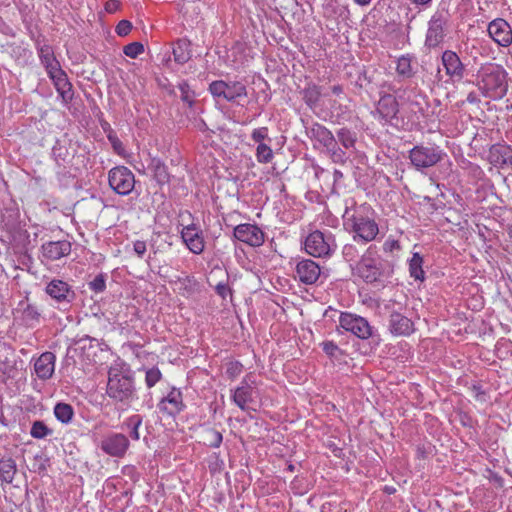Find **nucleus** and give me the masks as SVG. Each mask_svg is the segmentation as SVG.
<instances>
[{"label":"nucleus","instance_id":"obj_1","mask_svg":"<svg viewBox=\"0 0 512 512\" xmlns=\"http://www.w3.org/2000/svg\"><path fill=\"white\" fill-rule=\"evenodd\" d=\"M106 394L114 403L126 407L138 400L135 373L127 363H115L109 368Z\"/></svg>","mask_w":512,"mask_h":512},{"label":"nucleus","instance_id":"obj_2","mask_svg":"<svg viewBox=\"0 0 512 512\" xmlns=\"http://www.w3.org/2000/svg\"><path fill=\"white\" fill-rule=\"evenodd\" d=\"M344 229L353 240L366 245L376 240L379 234V225L376 222L375 212L368 205H360L353 209L346 208L343 214Z\"/></svg>","mask_w":512,"mask_h":512},{"label":"nucleus","instance_id":"obj_3","mask_svg":"<svg viewBox=\"0 0 512 512\" xmlns=\"http://www.w3.org/2000/svg\"><path fill=\"white\" fill-rule=\"evenodd\" d=\"M474 84L483 97L500 100L508 91V73L502 65L486 62L478 68Z\"/></svg>","mask_w":512,"mask_h":512},{"label":"nucleus","instance_id":"obj_4","mask_svg":"<svg viewBox=\"0 0 512 512\" xmlns=\"http://www.w3.org/2000/svg\"><path fill=\"white\" fill-rule=\"evenodd\" d=\"M358 271L360 277L370 284H383L393 273L391 265L380 258L373 245H370L361 256Z\"/></svg>","mask_w":512,"mask_h":512},{"label":"nucleus","instance_id":"obj_5","mask_svg":"<svg viewBox=\"0 0 512 512\" xmlns=\"http://www.w3.org/2000/svg\"><path fill=\"white\" fill-rule=\"evenodd\" d=\"M306 134L324 149L325 154L333 163L344 165L348 162L347 152L338 145L335 135L326 126L313 122L306 127Z\"/></svg>","mask_w":512,"mask_h":512},{"label":"nucleus","instance_id":"obj_6","mask_svg":"<svg viewBox=\"0 0 512 512\" xmlns=\"http://www.w3.org/2000/svg\"><path fill=\"white\" fill-rule=\"evenodd\" d=\"M336 249L335 236L330 231H312L304 240L305 252L315 258H329Z\"/></svg>","mask_w":512,"mask_h":512},{"label":"nucleus","instance_id":"obj_7","mask_svg":"<svg viewBox=\"0 0 512 512\" xmlns=\"http://www.w3.org/2000/svg\"><path fill=\"white\" fill-rule=\"evenodd\" d=\"M446 153L437 145L434 144H420L414 146L409 150V160L411 165L417 171L431 168L439 163Z\"/></svg>","mask_w":512,"mask_h":512},{"label":"nucleus","instance_id":"obj_8","mask_svg":"<svg viewBox=\"0 0 512 512\" xmlns=\"http://www.w3.org/2000/svg\"><path fill=\"white\" fill-rule=\"evenodd\" d=\"M208 91L214 98H221L228 102H235L247 97V87L239 80H215L209 84Z\"/></svg>","mask_w":512,"mask_h":512},{"label":"nucleus","instance_id":"obj_9","mask_svg":"<svg viewBox=\"0 0 512 512\" xmlns=\"http://www.w3.org/2000/svg\"><path fill=\"white\" fill-rule=\"evenodd\" d=\"M402 105L415 115L424 116L429 107L426 94L417 85H407L394 91Z\"/></svg>","mask_w":512,"mask_h":512},{"label":"nucleus","instance_id":"obj_10","mask_svg":"<svg viewBox=\"0 0 512 512\" xmlns=\"http://www.w3.org/2000/svg\"><path fill=\"white\" fill-rule=\"evenodd\" d=\"M449 13L446 10H436L428 21L425 45L429 48L439 46L446 36V26L449 21Z\"/></svg>","mask_w":512,"mask_h":512},{"label":"nucleus","instance_id":"obj_11","mask_svg":"<svg viewBox=\"0 0 512 512\" xmlns=\"http://www.w3.org/2000/svg\"><path fill=\"white\" fill-rule=\"evenodd\" d=\"M338 327L362 340L369 339L374 333V328L366 318L350 312L340 314Z\"/></svg>","mask_w":512,"mask_h":512},{"label":"nucleus","instance_id":"obj_12","mask_svg":"<svg viewBox=\"0 0 512 512\" xmlns=\"http://www.w3.org/2000/svg\"><path fill=\"white\" fill-rule=\"evenodd\" d=\"M399 102L397 95L381 94L372 116L382 125H393L398 120Z\"/></svg>","mask_w":512,"mask_h":512},{"label":"nucleus","instance_id":"obj_13","mask_svg":"<svg viewBox=\"0 0 512 512\" xmlns=\"http://www.w3.org/2000/svg\"><path fill=\"white\" fill-rule=\"evenodd\" d=\"M108 182L111 189L117 194L126 196L134 189L135 176L129 168L117 166L109 171Z\"/></svg>","mask_w":512,"mask_h":512},{"label":"nucleus","instance_id":"obj_14","mask_svg":"<svg viewBox=\"0 0 512 512\" xmlns=\"http://www.w3.org/2000/svg\"><path fill=\"white\" fill-rule=\"evenodd\" d=\"M322 269L320 265L308 258L295 259L294 279L304 285H313L320 278Z\"/></svg>","mask_w":512,"mask_h":512},{"label":"nucleus","instance_id":"obj_15","mask_svg":"<svg viewBox=\"0 0 512 512\" xmlns=\"http://www.w3.org/2000/svg\"><path fill=\"white\" fill-rule=\"evenodd\" d=\"M255 382L251 379V375H246L240 382V384L231 389V400L232 402L242 411H247L250 404L255 400Z\"/></svg>","mask_w":512,"mask_h":512},{"label":"nucleus","instance_id":"obj_16","mask_svg":"<svg viewBox=\"0 0 512 512\" xmlns=\"http://www.w3.org/2000/svg\"><path fill=\"white\" fill-rule=\"evenodd\" d=\"M233 238L251 247H259L265 241V233L256 224L241 223L234 227Z\"/></svg>","mask_w":512,"mask_h":512},{"label":"nucleus","instance_id":"obj_17","mask_svg":"<svg viewBox=\"0 0 512 512\" xmlns=\"http://www.w3.org/2000/svg\"><path fill=\"white\" fill-rule=\"evenodd\" d=\"M130 447L128 437L123 433L112 432L106 435L100 443L101 450L116 458H122Z\"/></svg>","mask_w":512,"mask_h":512},{"label":"nucleus","instance_id":"obj_18","mask_svg":"<svg viewBox=\"0 0 512 512\" xmlns=\"http://www.w3.org/2000/svg\"><path fill=\"white\" fill-rule=\"evenodd\" d=\"M45 293L58 304L69 305L76 298V293L72 287L58 278H53L46 284Z\"/></svg>","mask_w":512,"mask_h":512},{"label":"nucleus","instance_id":"obj_19","mask_svg":"<svg viewBox=\"0 0 512 512\" xmlns=\"http://www.w3.org/2000/svg\"><path fill=\"white\" fill-rule=\"evenodd\" d=\"M180 235L190 252L199 255L204 251L205 240L203 231L199 225L191 223L183 226Z\"/></svg>","mask_w":512,"mask_h":512},{"label":"nucleus","instance_id":"obj_20","mask_svg":"<svg viewBox=\"0 0 512 512\" xmlns=\"http://www.w3.org/2000/svg\"><path fill=\"white\" fill-rule=\"evenodd\" d=\"M388 330L393 336H410L414 333L413 321L400 310L390 309Z\"/></svg>","mask_w":512,"mask_h":512},{"label":"nucleus","instance_id":"obj_21","mask_svg":"<svg viewBox=\"0 0 512 512\" xmlns=\"http://www.w3.org/2000/svg\"><path fill=\"white\" fill-rule=\"evenodd\" d=\"M487 32L499 46L508 47L512 44V28L503 18H496L489 22Z\"/></svg>","mask_w":512,"mask_h":512},{"label":"nucleus","instance_id":"obj_22","mask_svg":"<svg viewBox=\"0 0 512 512\" xmlns=\"http://www.w3.org/2000/svg\"><path fill=\"white\" fill-rule=\"evenodd\" d=\"M441 61L446 75L452 82L462 81L466 69L456 52L452 50H445L442 53Z\"/></svg>","mask_w":512,"mask_h":512},{"label":"nucleus","instance_id":"obj_23","mask_svg":"<svg viewBox=\"0 0 512 512\" xmlns=\"http://www.w3.org/2000/svg\"><path fill=\"white\" fill-rule=\"evenodd\" d=\"M157 408L161 413L168 416L179 414L185 409L182 392L177 388H172L171 391L158 402Z\"/></svg>","mask_w":512,"mask_h":512},{"label":"nucleus","instance_id":"obj_24","mask_svg":"<svg viewBox=\"0 0 512 512\" xmlns=\"http://www.w3.org/2000/svg\"><path fill=\"white\" fill-rule=\"evenodd\" d=\"M71 253V243L68 240L48 241L42 244V257L48 261H56Z\"/></svg>","mask_w":512,"mask_h":512},{"label":"nucleus","instance_id":"obj_25","mask_svg":"<svg viewBox=\"0 0 512 512\" xmlns=\"http://www.w3.org/2000/svg\"><path fill=\"white\" fill-rule=\"evenodd\" d=\"M36 49L40 63L45 68L48 76L62 69L51 45L38 42Z\"/></svg>","mask_w":512,"mask_h":512},{"label":"nucleus","instance_id":"obj_26","mask_svg":"<svg viewBox=\"0 0 512 512\" xmlns=\"http://www.w3.org/2000/svg\"><path fill=\"white\" fill-rule=\"evenodd\" d=\"M56 356L52 352L42 353L34 363V371L41 380H48L55 371Z\"/></svg>","mask_w":512,"mask_h":512},{"label":"nucleus","instance_id":"obj_27","mask_svg":"<svg viewBox=\"0 0 512 512\" xmlns=\"http://www.w3.org/2000/svg\"><path fill=\"white\" fill-rule=\"evenodd\" d=\"M52 80L53 85L61 97L62 101L67 104L72 101L74 92L72 84L70 83L67 74L63 69L49 76Z\"/></svg>","mask_w":512,"mask_h":512},{"label":"nucleus","instance_id":"obj_28","mask_svg":"<svg viewBox=\"0 0 512 512\" xmlns=\"http://www.w3.org/2000/svg\"><path fill=\"white\" fill-rule=\"evenodd\" d=\"M148 170L151 172L153 179L162 187L171 181V175L168 172V167L158 157H151L148 163Z\"/></svg>","mask_w":512,"mask_h":512},{"label":"nucleus","instance_id":"obj_29","mask_svg":"<svg viewBox=\"0 0 512 512\" xmlns=\"http://www.w3.org/2000/svg\"><path fill=\"white\" fill-rule=\"evenodd\" d=\"M302 100L308 108L315 110L320 105L322 97L327 96L323 93V88L313 82H309L301 91Z\"/></svg>","mask_w":512,"mask_h":512},{"label":"nucleus","instance_id":"obj_30","mask_svg":"<svg viewBox=\"0 0 512 512\" xmlns=\"http://www.w3.org/2000/svg\"><path fill=\"white\" fill-rule=\"evenodd\" d=\"M338 145L345 151L354 150L357 143V132L348 128L341 127L335 134Z\"/></svg>","mask_w":512,"mask_h":512},{"label":"nucleus","instance_id":"obj_31","mask_svg":"<svg viewBox=\"0 0 512 512\" xmlns=\"http://www.w3.org/2000/svg\"><path fill=\"white\" fill-rule=\"evenodd\" d=\"M143 423V416L140 414H133L124 419L121 428L128 432L133 441L140 440L139 429Z\"/></svg>","mask_w":512,"mask_h":512},{"label":"nucleus","instance_id":"obj_32","mask_svg":"<svg viewBox=\"0 0 512 512\" xmlns=\"http://www.w3.org/2000/svg\"><path fill=\"white\" fill-rule=\"evenodd\" d=\"M190 46V42L186 39L177 40L173 47L174 61L178 64L187 63L192 56Z\"/></svg>","mask_w":512,"mask_h":512},{"label":"nucleus","instance_id":"obj_33","mask_svg":"<svg viewBox=\"0 0 512 512\" xmlns=\"http://www.w3.org/2000/svg\"><path fill=\"white\" fill-rule=\"evenodd\" d=\"M414 57L410 54L400 56L396 61V73L404 79L414 77L415 70L412 66Z\"/></svg>","mask_w":512,"mask_h":512},{"label":"nucleus","instance_id":"obj_34","mask_svg":"<svg viewBox=\"0 0 512 512\" xmlns=\"http://www.w3.org/2000/svg\"><path fill=\"white\" fill-rule=\"evenodd\" d=\"M201 437L203 444L210 448H219L223 442L222 433L208 426H203Z\"/></svg>","mask_w":512,"mask_h":512},{"label":"nucleus","instance_id":"obj_35","mask_svg":"<svg viewBox=\"0 0 512 512\" xmlns=\"http://www.w3.org/2000/svg\"><path fill=\"white\" fill-rule=\"evenodd\" d=\"M423 262V257L418 252L413 253L412 258L409 260V273L415 280H425V272L422 267Z\"/></svg>","mask_w":512,"mask_h":512},{"label":"nucleus","instance_id":"obj_36","mask_svg":"<svg viewBox=\"0 0 512 512\" xmlns=\"http://www.w3.org/2000/svg\"><path fill=\"white\" fill-rule=\"evenodd\" d=\"M54 416L62 424H69L74 417L73 407L64 402H59L54 407Z\"/></svg>","mask_w":512,"mask_h":512},{"label":"nucleus","instance_id":"obj_37","mask_svg":"<svg viewBox=\"0 0 512 512\" xmlns=\"http://www.w3.org/2000/svg\"><path fill=\"white\" fill-rule=\"evenodd\" d=\"M16 464L11 458L0 460V478L6 483H12L16 474Z\"/></svg>","mask_w":512,"mask_h":512},{"label":"nucleus","instance_id":"obj_38","mask_svg":"<svg viewBox=\"0 0 512 512\" xmlns=\"http://www.w3.org/2000/svg\"><path fill=\"white\" fill-rule=\"evenodd\" d=\"M177 283L180 285V294L184 297H189L197 290V280L194 276L187 275L185 277H179Z\"/></svg>","mask_w":512,"mask_h":512},{"label":"nucleus","instance_id":"obj_39","mask_svg":"<svg viewBox=\"0 0 512 512\" xmlns=\"http://www.w3.org/2000/svg\"><path fill=\"white\" fill-rule=\"evenodd\" d=\"M255 157L257 162L260 164H268L272 162L274 158V153L270 143L267 142L257 144L255 149Z\"/></svg>","mask_w":512,"mask_h":512},{"label":"nucleus","instance_id":"obj_40","mask_svg":"<svg viewBox=\"0 0 512 512\" xmlns=\"http://www.w3.org/2000/svg\"><path fill=\"white\" fill-rule=\"evenodd\" d=\"M493 155H497L496 162L501 165H512V148L508 145L494 146Z\"/></svg>","mask_w":512,"mask_h":512},{"label":"nucleus","instance_id":"obj_41","mask_svg":"<svg viewBox=\"0 0 512 512\" xmlns=\"http://www.w3.org/2000/svg\"><path fill=\"white\" fill-rule=\"evenodd\" d=\"M177 88L180 91L181 100L186 103L189 107H192L195 101L196 93L191 88L186 80H182L178 83Z\"/></svg>","mask_w":512,"mask_h":512},{"label":"nucleus","instance_id":"obj_42","mask_svg":"<svg viewBox=\"0 0 512 512\" xmlns=\"http://www.w3.org/2000/svg\"><path fill=\"white\" fill-rule=\"evenodd\" d=\"M53 434V430L49 428L43 421L36 420L32 423L30 435L35 439H45Z\"/></svg>","mask_w":512,"mask_h":512},{"label":"nucleus","instance_id":"obj_43","mask_svg":"<svg viewBox=\"0 0 512 512\" xmlns=\"http://www.w3.org/2000/svg\"><path fill=\"white\" fill-rule=\"evenodd\" d=\"M244 366L240 361L232 360L226 363L225 375L226 377L234 381L243 372Z\"/></svg>","mask_w":512,"mask_h":512},{"label":"nucleus","instance_id":"obj_44","mask_svg":"<svg viewBox=\"0 0 512 512\" xmlns=\"http://www.w3.org/2000/svg\"><path fill=\"white\" fill-rule=\"evenodd\" d=\"M251 140L255 144L271 143L272 139L269 137V129L266 126L258 127L252 130L250 134Z\"/></svg>","mask_w":512,"mask_h":512},{"label":"nucleus","instance_id":"obj_45","mask_svg":"<svg viewBox=\"0 0 512 512\" xmlns=\"http://www.w3.org/2000/svg\"><path fill=\"white\" fill-rule=\"evenodd\" d=\"M162 379V373L156 366L145 369V384L147 388L154 387Z\"/></svg>","mask_w":512,"mask_h":512},{"label":"nucleus","instance_id":"obj_46","mask_svg":"<svg viewBox=\"0 0 512 512\" xmlns=\"http://www.w3.org/2000/svg\"><path fill=\"white\" fill-rule=\"evenodd\" d=\"M40 312L37 308V306L28 304L26 308L23 310V318L25 322L32 326L35 323H38L40 320Z\"/></svg>","mask_w":512,"mask_h":512},{"label":"nucleus","instance_id":"obj_47","mask_svg":"<svg viewBox=\"0 0 512 512\" xmlns=\"http://www.w3.org/2000/svg\"><path fill=\"white\" fill-rule=\"evenodd\" d=\"M52 156L58 164H61V162H66L69 156L68 148L59 140H57L52 147Z\"/></svg>","mask_w":512,"mask_h":512},{"label":"nucleus","instance_id":"obj_48","mask_svg":"<svg viewBox=\"0 0 512 512\" xmlns=\"http://www.w3.org/2000/svg\"><path fill=\"white\" fill-rule=\"evenodd\" d=\"M332 113L335 117V122L340 124L342 121L349 120L351 111L348 106L342 104L336 105V102H334V104H332Z\"/></svg>","mask_w":512,"mask_h":512},{"label":"nucleus","instance_id":"obj_49","mask_svg":"<svg viewBox=\"0 0 512 512\" xmlns=\"http://www.w3.org/2000/svg\"><path fill=\"white\" fill-rule=\"evenodd\" d=\"M342 255L347 262H357L360 251L355 244H345L342 248Z\"/></svg>","mask_w":512,"mask_h":512},{"label":"nucleus","instance_id":"obj_50","mask_svg":"<svg viewBox=\"0 0 512 512\" xmlns=\"http://www.w3.org/2000/svg\"><path fill=\"white\" fill-rule=\"evenodd\" d=\"M144 52V45L140 42H132L123 48V53L130 58H137Z\"/></svg>","mask_w":512,"mask_h":512},{"label":"nucleus","instance_id":"obj_51","mask_svg":"<svg viewBox=\"0 0 512 512\" xmlns=\"http://www.w3.org/2000/svg\"><path fill=\"white\" fill-rule=\"evenodd\" d=\"M89 289L95 293H102L106 289V277L104 274H98L88 283Z\"/></svg>","mask_w":512,"mask_h":512},{"label":"nucleus","instance_id":"obj_52","mask_svg":"<svg viewBox=\"0 0 512 512\" xmlns=\"http://www.w3.org/2000/svg\"><path fill=\"white\" fill-rule=\"evenodd\" d=\"M470 392L472 393V396L480 402L486 401V393L483 390L482 386L479 383H473L471 386L468 387Z\"/></svg>","mask_w":512,"mask_h":512},{"label":"nucleus","instance_id":"obj_53","mask_svg":"<svg viewBox=\"0 0 512 512\" xmlns=\"http://www.w3.org/2000/svg\"><path fill=\"white\" fill-rule=\"evenodd\" d=\"M132 30V23L128 20H121L116 28L115 31L118 36H126L128 35Z\"/></svg>","mask_w":512,"mask_h":512},{"label":"nucleus","instance_id":"obj_54","mask_svg":"<svg viewBox=\"0 0 512 512\" xmlns=\"http://www.w3.org/2000/svg\"><path fill=\"white\" fill-rule=\"evenodd\" d=\"M215 291L222 299H226L228 296L232 295V289L225 282H219L215 286Z\"/></svg>","mask_w":512,"mask_h":512},{"label":"nucleus","instance_id":"obj_55","mask_svg":"<svg viewBox=\"0 0 512 512\" xmlns=\"http://www.w3.org/2000/svg\"><path fill=\"white\" fill-rule=\"evenodd\" d=\"M321 346L329 357H335L339 351V347L333 341H324L321 343Z\"/></svg>","mask_w":512,"mask_h":512},{"label":"nucleus","instance_id":"obj_56","mask_svg":"<svg viewBox=\"0 0 512 512\" xmlns=\"http://www.w3.org/2000/svg\"><path fill=\"white\" fill-rule=\"evenodd\" d=\"M399 249H400V244H399V241L396 239L388 238L383 243L384 252H393L394 250H399Z\"/></svg>","mask_w":512,"mask_h":512},{"label":"nucleus","instance_id":"obj_57","mask_svg":"<svg viewBox=\"0 0 512 512\" xmlns=\"http://www.w3.org/2000/svg\"><path fill=\"white\" fill-rule=\"evenodd\" d=\"M133 250L139 258H143L144 254L147 250L146 242L141 241V240L135 241L133 243Z\"/></svg>","mask_w":512,"mask_h":512},{"label":"nucleus","instance_id":"obj_58","mask_svg":"<svg viewBox=\"0 0 512 512\" xmlns=\"http://www.w3.org/2000/svg\"><path fill=\"white\" fill-rule=\"evenodd\" d=\"M121 2L119 0H108L105 3V11L107 13H115L119 10Z\"/></svg>","mask_w":512,"mask_h":512},{"label":"nucleus","instance_id":"obj_59","mask_svg":"<svg viewBox=\"0 0 512 512\" xmlns=\"http://www.w3.org/2000/svg\"><path fill=\"white\" fill-rule=\"evenodd\" d=\"M466 101L470 104H478L480 102V99L475 92H470L467 95Z\"/></svg>","mask_w":512,"mask_h":512},{"label":"nucleus","instance_id":"obj_60","mask_svg":"<svg viewBox=\"0 0 512 512\" xmlns=\"http://www.w3.org/2000/svg\"><path fill=\"white\" fill-rule=\"evenodd\" d=\"M331 92H332L334 95L339 96V95H341V94H343V93H344V88H343V86H342V85H340V84H336V85H333V86L331 87Z\"/></svg>","mask_w":512,"mask_h":512},{"label":"nucleus","instance_id":"obj_61","mask_svg":"<svg viewBox=\"0 0 512 512\" xmlns=\"http://www.w3.org/2000/svg\"><path fill=\"white\" fill-rule=\"evenodd\" d=\"M431 2L432 0H412V3L423 8L429 7L431 5Z\"/></svg>","mask_w":512,"mask_h":512},{"label":"nucleus","instance_id":"obj_62","mask_svg":"<svg viewBox=\"0 0 512 512\" xmlns=\"http://www.w3.org/2000/svg\"><path fill=\"white\" fill-rule=\"evenodd\" d=\"M343 178V173L338 170V169H335L334 172H333V180H334V183H339Z\"/></svg>","mask_w":512,"mask_h":512},{"label":"nucleus","instance_id":"obj_63","mask_svg":"<svg viewBox=\"0 0 512 512\" xmlns=\"http://www.w3.org/2000/svg\"><path fill=\"white\" fill-rule=\"evenodd\" d=\"M471 169H472L474 175H476V176L481 177L484 174L483 170L478 165H472Z\"/></svg>","mask_w":512,"mask_h":512},{"label":"nucleus","instance_id":"obj_64","mask_svg":"<svg viewBox=\"0 0 512 512\" xmlns=\"http://www.w3.org/2000/svg\"><path fill=\"white\" fill-rule=\"evenodd\" d=\"M353 2L361 7H366L371 4L372 0H353Z\"/></svg>","mask_w":512,"mask_h":512}]
</instances>
